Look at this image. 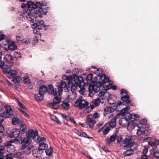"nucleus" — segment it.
I'll use <instances>...</instances> for the list:
<instances>
[{
	"label": "nucleus",
	"mask_w": 159,
	"mask_h": 159,
	"mask_svg": "<svg viewBox=\"0 0 159 159\" xmlns=\"http://www.w3.org/2000/svg\"><path fill=\"white\" fill-rule=\"evenodd\" d=\"M117 137V134H113L112 135L110 138V139H111V142H114L116 139V138Z\"/></svg>",
	"instance_id": "obj_54"
},
{
	"label": "nucleus",
	"mask_w": 159,
	"mask_h": 159,
	"mask_svg": "<svg viewBox=\"0 0 159 159\" xmlns=\"http://www.w3.org/2000/svg\"><path fill=\"white\" fill-rule=\"evenodd\" d=\"M11 65H7V67L5 66V67H4L3 68V73H4L7 74V76L9 78H12L14 77L18 73V72L17 70H11Z\"/></svg>",
	"instance_id": "obj_4"
},
{
	"label": "nucleus",
	"mask_w": 159,
	"mask_h": 159,
	"mask_svg": "<svg viewBox=\"0 0 159 159\" xmlns=\"http://www.w3.org/2000/svg\"><path fill=\"white\" fill-rule=\"evenodd\" d=\"M21 80V77L20 76H17L12 79L13 81L15 83H18Z\"/></svg>",
	"instance_id": "obj_39"
},
{
	"label": "nucleus",
	"mask_w": 159,
	"mask_h": 159,
	"mask_svg": "<svg viewBox=\"0 0 159 159\" xmlns=\"http://www.w3.org/2000/svg\"><path fill=\"white\" fill-rule=\"evenodd\" d=\"M13 143H17V141H14L13 139L4 143L5 146H6V150L8 152L12 153L16 150L15 146L11 144Z\"/></svg>",
	"instance_id": "obj_7"
},
{
	"label": "nucleus",
	"mask_w": 159,
	"mask_h": 159,
	"mask_svg": "<svg viewBox=\"0 0 159 159\" xmlns=\"http://www.w3.org/2000/svg\"><path fill=\"white\" fill-rule=\"evenodd\" d=\"M38 10H34L33 12H29L27 14L29 18H30L31 20H34V19L36 18L38 16L37 14L38 13Z\"/></svg>",
	"instance_id": "obj_16"
},
{
	"label": "nucleus",
	"mask_w": 159,
	"mask_h": 159,
	"mask_svg": "<svg viewBox=\"0 0 159 159\" xmlns=\"http://www.w3.org/2000/svg\"><path fill=\"white\" fill-rule=\"evenodd\" d=\"M120 93L122 96L128 94L127 91L126 90L124 89L121 90Z\"/></svg>",
	"instance_id": "obj_56"
},
{
	"label": "nucleus",
	"mask_w": 159,
	"mask_h": 159,
	"mask_svg": "<svg viewBox=\"0 0 159 159\" xmlns=\"http://www.w3.org/2000/svg\"><path fill=\"white\" fill-rule=\"evenodd\" d=\"M23 148H24V152H25L26 151H27V152H26L25 153H27V154H29L30 153V150L31 149V148L30 147L27 146L25 145H23L22 146Z\"/></svg>",
	"instance_id": "obj_40"
},
{
	"label": "nucleus",
	"mask_w": 159,
	"mask_h": 159,
	"mask_svg": "<svg viewBox=\"0 0 159 159\" xmlns=\"http://www.w3.org/2000/svg\"><path fill=\"white\" fill-rule=\"evenodd\" d=\"M98 96L100 99L106 100L110 96V94L106 90H104L100 91L98 94Z\"/></svg>",
	"instance_id": "obj_14"
},
{
	"label": "nucleus",
	"mask_w": 159,
	"mask_h": 159,
	"mask_svg": "<svg viewBox=\"0 0 159 159\" xmlns=\"http://www.w3.org/2000/svg\"><path fill=\"white\" fill-rule=\"evenodd\" d=\"M4 60L10 64H12L13 63V60L11 56L8 54L5 55L4 58Z\"/></svg>",
	"instance_id": "obj_17"
},
{
	"label": "nucleus",
	"mask_w": 159,
	"mask_h": 159,
	"mask_svg": "<svg viewBox=\"0 0 159 159\" xmlns=\"http://www.w3.org/2000/svg\"><path fill=\"white\" fill-rule=\"evenodd\" d=\"M92 116L94 119H95L98 118L99 117V114L97 112L95 113L93 115H92Z\"/></svg>",
	"instance_id": "obj_62"
},
{
	"label": "nucleus",
	"mask_w": 159,
	"mask_h": 159,
	"mask_svg": "<svg viewBox=\"0 0 159 159\" xmlns=\"http://www.w3.org/2000/svg\"><path fill=\"white\" fill-rule=\"evenodd\" d=\"M32 154L34 157H38L40 155V154L39 153L38 150L37 149H34L32 152Z\"/></svg>",
	"instance_id": "obj_43"
},
{
	"label": "nucleus",
	"mask_w": 159,
	"mask_h": 159,
	"mask_svg": "<svg viewBox=\"0 0 159 159\" xmlns=\"http://www.w3.org/2000/svg\"><path fill=\"white\" fill-rule=\"evenodd\" d=\"M100 79L103 83H109L110 81V79L106 76L105 74H103L101 76Z\"/></svg>",
	"instance_id": "obj_23"
},
{
	"label": "nucleus",
	"mask_w": 159,
	"mask_h": 159,
	"mask_svg": "<svg viewBox=\"0 0 159 159\" xmlns=\"http://www.w3.org/2000/svg\"><path fill=\"white\" fill-rule=\"evenodd\" d=\"M12 123L13 124L15 125H19L20 124V122L23 121L21 120H20L17 117H14L12 118Z\"/></svg>",
	"instance_id": "obj_27"
},
{
	"label": "nucleus",
	"mask_w": 159,
	"mask_h": 159,
	"mask_svg": "<svg viewBox=\"0 0 159 159\" xmlns=\"http://www.w3.org/2000/svg\"><path fill=\"white\" fill-rule=\"evenodd\" d=\"M24 80V83L26 84H29V77L28 76L24 77L23 78Z\"/></svg>",
	"instance_id": "obj_58"
},
{
	"label": "nucleus",
	"mask_w": 159,
	"mask_h": 159,
	"mask_svg": "<svg viewBox=\"0 0 159 159\" xmlns=\"http://www.w3.org/2000/svg\"><path fill=\"white\" fill-rule=\"evenodd\" d=\"M79 124L84 127H88V125H88V124L87 123V122L86 123H84L80 122Z\"/></svg>",
	"instance_id": "obj_63"
},
{
	"label": "nucleus",
	"mask_w": 159,
	"mask_h": 159,
	"mask_svg": "<svg viewBox=\"0 0 159 159\" xmlns=\"http://www.w3.org/2000/svg\"><path fill=\"white\" fill-rule=\"evenodd\" d=\"M54 89L52 85H49L48 88V89L47 91L50 94L52 95L54 94Z\"/></svg>",
	"instance_id": "obj_36"
},
{
	"label": "nucleus",
	"mask_w": 159,
	"mask_h": 159,
	"mask_svg": "<svg viewBox=\"0 0 159 159\" xmlns=\"http://www.w3.org/2000/svg\"><path fill=\"white\" fill-rule=\"evenodd\" d=\"M50 117L52 120L55 121L57 123L59 124H61V121H60L57 117L54 115H50Z\"/></svg>",
	"instance_id": "obj_31"
},
{
	"label": "nucleus",
	"mask_w": 159,
	"mask_h": 159,
	"mask_svg": "<svg viewBox=\"0 0 159 159\" xmlns=\"http://www.w3.org/2000/svg\"><path fill=\"white\" fill-rule=\"evenodd\" d=\"M147 123V121L145 119H143L140 121V124L143 125H145Z\"/></svg>",
	"instance_id": "obj_60"
},
{
	"label": "nucleus",
	"mask_w": 159,
	"mask_h": 159,
	"mask_svg": "<svg viewBox=\"0 0 159 159\" xmlns=\"http://www.w3.org/2000/svg\"><path fill=\"white\" fill-rule=\"evenodd\" d=\"M68 90V87L66 82L64 80H61L57 84L56 88L54 89L53 94L54 96H59L63 90L66 92Z\"/></svg>",
	"instance_id": "obj_1"
},
{
	"label": "nucleus",
	"mask_w": 159,
	"mask_h": 159,
	"mask_svg": "<svg viewBox=\"0 0 159 159\" xmlns=\"http://www.w3.org/2000/svg\"><path fill=\"white\" fill-rule=\"evenodd\" d=\"M14 141H17V143H21L23 145L24 144L29 145L31 143V139L29 136H27L24 138H23L22 136H20L18 139H13Z\"/></svg>",
	"instance_id": "obj_8"
},
{
	"label": "nucleus",
	"mask_w": 159,
	"mask_h": 159,
	"mask_svg": "<svg viewBox=\"0 0 159 159\" xmlns=\"http://www.w3.org/2000/svg\"><path fill=\"white\" fill-rule=\"evenodd\" d=\"M48 88L45 85H43L41 86L39 90V93L41 95H43L47 92Z\"/></svg>",
	"instance_id": "obj_21"
},
{
	"label": "nucleus",
	"mask_w": 159,
	"mask_h": 159,
	"mask_svg": "<svg viewBox=\"0 0 159 159\" xmlns=\"http://www.w3.org/2000/svg\"><path fill=\"white\" fill-rule=\"evenodd\" d=\"M45 152L47 155H50L52 154L53 149L52 147H50L49 148L46 149Z\"/></svg>",
	"instance_id": "obj_45"
},
{
	"label": "nucleus",
	"mask_w": 159,
	"mask_h": 159,
	"mask_svg": "<svg viewBox=\"0 0 159 159\" xmlns=\"http://www.w3.org/2000/svg\"><path fill=\"white\" fill-rule=\"evenodd\" d=\"M4 109L5 110L3 113L4 118H7L10 117H12L13 114V111L11 106L8 105H6L4 106Z\"/></svg>",
	"instance_id": "obj_9"
},
{
	"label": "nucleus",
	"mask_w": 159,
	"mask_h": 159,
	"mask_svg": "<svg viewBox=\"0 0 159 159\" xmlns=\"http://www.w3.org/2000/svg\"><path fill=\"white\" fill-rule=\"evenodd\" d=\"M52 102L50 103V105L52 106L53 108L55 109H57L59 108V107L57 105V104H52Z\"/></svg>",
	"instance_id": "obj_55"
},
{
	"label": "nucleus",
	"mask_w": 159,
	"mask_h": 159,
	"mask_svg": "<svg viewBox=\"0 0 159 159\" xmlns=\"http://www.w3.org/2000/svg\"><path fill=\"white\" fill-rule=\"evenodd\" d=\"M93 78V74H92L90 73L88 74L86 78V80L87 81V83H90V81L92 80Z\"/></svg>",
	"instance_id": "obj_47"
},
{
	"label": "nucleus",
	"mask_w": 159,
	"mask_h": 159,
	"mask_svg": "<svg viewBox=\"0 0 159 159\" xmlns=\"http://www.w3.org/2000/svg\"><path fill=\"white\" fill-rule=\"evenodd\" d=\"M117 118V117H115L110 120L109 122V125L110 126L112 127H114L116 126V120Z\"/></svg>",
	"instance_id": "obj_26"
},
{
	"label": "nucleus",
	"mask_w": 159,
	"mask_h": 159,
	"mask_svg": "<svg viewBox=\"0 0 159 159\" xmlns=\"http://www.w3.org/2000/svg\"><path fill=\"white\" fill-rule=\"evenodd\" d=\"M122 143L125 145L124 146L125 149L126 148H131L134 144L133 137L131 136L126 137L122 141Z\"/></svg>",
	"instance_id": "obj_6"
},
{
	"label": "nucleus",
	"mask_w": 159,
	"mask_h": 159,
	"mask_svg": "<svg viewBox=\"0 0 159 159\" xmlns=\"http://www.w3.org/2000/svg\"><path fill=\"white\" fill-rule=\"evenodd\" d=\"M126 106V107L124 108L121 111L122 114H124L125 113L127 112L129 110L130 108L129 106L128 105H127Z\"/></svg>",
	"instance_id": "obj_44"
},
{
	"label": "nucleus",
	"mask_w": 159,
	"mask_h": 159,
	"mask_svg": "<svg viewBox=\"0 0 159 159\" xmlns=\"http://www.w3.org/2000/svg\"><path fill=\"white\" fill-rule=\"evenodd\" d=\"M80 136L81 137H84L85 138H87L89 139H93V138L92 137H89L87 134L85 132L81 133L80 135Z\"/></svg>",
	"instance_id": "obj_53"
},
{
	"label": "nucleus",
	"mask_w": 159,
	"mask_h": 159,
	"mask_svg": "<svg viewBox=\"0 0 159 159\" xmlns=\"http://www.w3.org/2000/svg\"><path fill=\"white\" fill-rule=\"evenodd\" d=\"M20 124L19 125L20 126V130L21 134H24L26 130V126L23 124V121L20 122Z\"/></svg>",
	"instance_id": "obj_20"
},
{
	"label": "nucleus",
	"mask_w": 159,
	"mask_h": 159,
	"mask_svg": "<svg viewBox=\"0 0 159 159\" xmlns=\"http://www.w3.org/2000/svg\"><path fill=\"white\" fill-rule=\"evenodd\" d=\"M5 146L0 145V152L3 153L5 148Z\"/></svg>",
	"instance_id": "obj_59"
},
{
	"label": "nucleus",
	"mask_w": 159,
	"mask_h": 159,
	"mask_svg": "<svg viewBox=\"0 0 159 159\" xmlns=\"http://www.w3.org/2000/svg\"><path fill=\"white\" fill-rule=\"evenodd\" d=\"M110 130V128L106 126L103 127L102 129V130L103 132V134L105 135L107 134Z\"/></svg>",
	"instance_id": "obj_34"
},
{
	"label": "nucleus",
	"mask_w": 159,
	"mask_h": 159,
	"mask_svg": "<svg viewBox=\"0 0 159 159\" xmlns=\"http://www.w3.org/2000/svg\"><path fill=\"white\" fill-rule=\"evenodd\" d=\"M55 97L53 98V104H58L61 102V99L58 96H55Z\"/></svg>",
	"instance_id": "obj_35"
},
{
	"label": "nucleus",
	"mask_w": 159,
	"mask_h": 159,
	"mask_svg": "<svg viewBox=\"0 0 159 159\" xmlns=\"http://www.w3.org/2000/svg\"><path fill=\"white\" fill-rule=\"evenodd\" d=\"M40 5H39V8H38V10L39 12H43V8L42 7V6H46L47 5V3L45 1H43L41 2V3H40Z\"/></svg>",
	"instance_id": "obj_29"
},
{
	"label": "nucleus",
	"mask_w": 159,
	"mask_h": 159,
	"mask_svg": "<svg viewBox=\"0 0 159 159\" xmlns=\"http://www.w3.org/2000/svg\"><path fill=\"white\" fill-rule=\"evenodd\" d=\"M20 131L19 129H15L12 131H11L8 134V136L10 138L18 137L20 135Z\"/></svg>",
	"instance_id": "obj_13"
},
{
	"label": "nucleus",
	"mask_w": 159,
	"mask_h": 159,
	"mask_svg": "<svg viewBox=\"0 0 159 159\" xmlns=\"http://www.w3.org/2000/svg\"><path fill=\"white\" fill-rule=\"evenodd\" d=\"M121 100L123 101V105H128L131 103V101L129 100V96L126 97H121Z\"/></svg>",
	"instance_id": "obj_19"
},
{
	"label": "nucleus",
	"mask_w": 159,
	"mask_h": 159,
	"mask_svg": "<svg viewBox=\"0 0 159 159\" xmlns=\"http://www.w3.org/2000/svg\"><path fill=\"white\" fill-rule=\"evenodd\" d=\"M41 144H42V146L44 148H43V149H41V148H38V150L39 151L45 150L48 147V145L47 143H46V142H43V143H42Z\"/></svg>",
	"instance_id": "obj_49"
},
{
	"label": "nucleus",
	"mask_w": 159,
	"mask_h": 159,
	"mask_svg": "<svg viewBox=\"0 0 159 159\" xmlns=\"http://www.w3.org/2000/svg\"><path fill=\"white\" fill-rule=\"evenodd\" d=\"M18 104L23 109H26V107L23 104L21 103L20 101H18Z\"/></svg>",
	"instance_id": "obj_61"
},
{
	"label": "nucleus",
	"mask_w": 159,
	"mask_h": 159,
	"mask_svg": "<svg viewBox=\"0 0 159 159\" xmlns=\"http://www.w3.org/2000/svg\"><path fill=\"white\" fill-rule=\"evenodd\" d=\"M37 23L38 24H39L40 25H41L42 26H43L44 27L46 26V25H44L43 20H37Z\"/></svg>",
	"instance_id": "obj_64"
},
{
	"label": "nucleus",
	"mask_w": 159,
	"mask_h": 159,
	"mask_svg": "<svg viewBox=\"0 0 159 159\" xmlns=\"http://www.w3.org/2000/svg\"><path fill=\"white\" fill-rule=\"evenodd\" d=\"M43 95H41L39 93L38 94H35L34 98L38 102L41 101L43 99Z\"/></svg>",
	"instance_id": "obj_32"
},
{
	"label": "nucleus",
	"mask_w": 159,
	"mask_h": 159,
	"mask_svg": "<svg viewBox=\"0 0 159 159\" xmlns=\"http://www.w3.org/2000/svg\"><path fill=\"white\" fill-rule=\"evenodd\" d=\"M40 3L39 2H36L35 3L34 2V4L32 5L31 9H36L38 7V8H39V5H40Z\"/></svg>",
	"instance_id": "obj_42"
},
{
	"label": "nucleus",
	"mask_w": 159,
	"mask_h": 159,
	"mask_svg": "<svg viewBox=\"0 0 159 159\" xmlns=\"http://www.w3.org/2000/svg\"><path fill=\"white\" fill-rule=\"evenodd\" d=\"M138 126L139 128L137 130V134L138 136H140L141 135H144L145 134V129L144 128L139 126V125H138Z\"/></svg>",
	"instance_id": "obj_18"
},
{
	"label": "nucleus",
	"mask_w": 159,
	"mask_h": 159,
	"mask_svg": "<svg viewBox=\"0 0 159 159\" xmlns=\"http://www.w3.org/2000/svg\"><path fill=\"white\" fill-rule=\"evenodd\" d=\"M129 119L132 121H133L137 119V118L139 117V115H136L134 114H130L129 116H128Z\"/></svg>",
	"instance_id": "obj_30"
},
{
	"label": "nucleus",
	"mask_w": 159,
	"mask_h": 159,
	"mask_svg": "<svg viewBox=\"0 0 159 159\" xmlns=\"http://www.w3.org/2000/svg\"><path fill=\"white\" fill-rule=\"evenodd\" d=\"M68 85L69 87L70 86L71 92H76L75 90L76 89L77 87L78 86H76V84L73 81L70 82V83H68Z\"/></svg>",
	"instance_id": "obj_24"
},
{
	"label": "nucleus",
	"mask_w": 159,
	"mask_h": 159,
	"mask_svg": "<svg viewBox=\"0 0 159 159\" xmlns=\"http://www.w3.org/2000/svg\"><path fill=\"white\" fill-rule=\"evenodd\" d=\"M8 48L11 50H14L17 48V46L14 43H11L9 44L8 46Z\"/></svg>",
	"instance_id": "obj_37"
},
{
	"label": "nucleus",
	"mask_w": 159,
	"mask_h": 159,
	"mask_svg": "<svg viewBox=\"0 0 159 159\" xmlns=\"http://www.w3.org/2000/svg\"><path fill=\"white\" fill-rule=\"evenodd\" d=\"M100 98H98L93 101V103L95 106H98L101 102Z\"/></svg>",
	"instance_id": "obj_41"
},
{
	"label": "nucleus",
	"mask_w": 159,
	"mask_h": 159,
	"mask_svg": "<svg viewBox=\"0 0 159 159\" xmlns=\"http://www.w3.org/2000/svg\"><path fill=\"white\" fill-rule=\"evenodd\" d=\"M77 97V95L76 92H71V93L68 95L67 96V98L68 99L70 100H73L75 99Z\"/></svg>",
	"instance_id": "obj_25"
},
{
	"label": "nucleus",
	"mask_w": 159,
	"mask_h": 159,
	"mask_svg": "<svg viewBox=\"0 0 159 159\" xmlns=\"http://www.w3.org/2000/svg\"><path fill=\"white\" fill-rule=\"evenodd\" d=\"M4 127L2 125L0 124V134L1 137L4 136V134L2 133L4 130Z\"/></svg>",
	"instance_id": "obj_52"
},
{
	"label": "nucleus",
	"mask_w": 159,
	"mask_h": 159,
	"mask_svg": "<svg viewBox=\"0 0 159 159\" xmlns=\"http://www.w3.org/2000/svg\"><path fill=\"white\" fill-rule=\"evenodd\" d=\"M88 105V102L83 99L81 96L74 103V106L78 107L80 109L87 107Z\"/></svg>",
	"instance_id": "obj_3"
},
{
	"label": "nucleus",
	"mask_w": 159,
	"mask_h": 159,
	"mask_svg": "<svg viewBox=\"0 0 159 159\" xmlns=\"http://www.w3.org/2000/svg\"><path fill=\"white\" fill-rule=\"evenodd\" d=\"M38 141H35L36 142H38L39 143V147L38 148H41L43 149V147L41 143L43 142H46V140L45 138L43 137H40L39 136V138H38Z\"/></svg>",
	"instance_id": "obj_22"
},
{
	"label": "nucleus",
	"mask_w": 159,
	"mask_h": 159,
	"mask_svg": "<svg viewBox=\"0 0 159 159\" xmlns=\"http://www.w3.org/2000/svg\"><path fill=\"white\" fill-rule=\"evenodd\" d=\"M100 83H97L91 85H90L89 89H91L92 91L95 93H97L100 89Z\"/></svg>",
	"instance_id": "obj_15"
},
{
	"label": "nucleus",
	"mask_w": 159,
	"mask_h": 159,
	"mask_svg": "<svg viewBox=\"0 0 159 159\" xmlns=\"http://www.w3.org/2000/svg\"><path fill=\"white\" fill-rule=\"evenodd\" d=\"M104 111L106 112L107 114H109L113 112L114 111V109L112 107H108L104 108Z\"/></svg>",
	"instance_id": "obj_38"
},
{
	"label": "nucleus",
	"mask_w": 159,
	"mask_h": 159,
	"mask_svg": "<svg viewBox=\"0 0 159 159\" xmlns=\"http://www.w3.org/2000/svg\"><path fill=\"white\" fill-rule=\"evenodd\" d=\"M134 150L132 149H130L124 152L123 153V155L125 157L129 156L133 154L134 153Z\"/></svg>",
	"instance_id": "obj_28"
},
{
	"label": "nucleus",
	"mask_w": 159,
	"mask_h": 159,
	"mask_svg": "<svg viewBox=\"0 0 159 159\" xmlns=\"http://www.w3.org/2000/svg\"><path fill=\"white\" fill-rule=\"evenodd\" d=\"M34 4V2L28 1L27 2V11L29 10L30 11H32L33 9H31V7L33 4Z\"/></svg>",
	"instance_id": "obj_33"
},
{
	"label": "nucleus",
	"mask_w": 159,
	"mask_h": 159,
	"mask_svg": "<svg viewBox=\"0 0 159 159\" xmlns=\"http://www.w3.org/2000/svg\"><path fill=\"white\" fill-rule=\"evenodd\" d=\"M119 124L123 126H127L128 128H131L132 129L134 128V126L130 125V123L127 118H121L119 121Z\"/></svg>",
	"instance_id": "obj_11"
},
{
	"label": "nucleus",
	"mask_w": 159,
	"mask_h": 159,
	"mask_svg": "<svg viewBox=\"0 0 159 159\" xmlns=\"http://www.w3.org/2000/svg\"><path fill=\"white\" fill-rule=\"evenodd\" d=\"M4 118H5L3 116V113L0 114V124H1L4 121Z\"/></svg>",
	"instance_id": "obj_57"
},
{
	"label": "nucleus",
	"mask_w": 159,
	"mask_h": 159,
	"mask_svg": "<svg viewBox=\"0 0 159 159\" xmlns=\"http://www.w3.org/2000/svg\"><path fill=\"white\" fill-rule=\"evenodd\" d=\"M86 119L87 120V123L89 127L91 128H93L96 121L92 116V115H88Z\"/></svg>",
	"instance_id": "obj_12"
},
{
	"label": "nucleus",
	"mask_w": 159,
	"mask_h": 159,
	"mask_svg": "<svg viewBox=\"0 0 159 159\" xmlns=\"http://www.w3.org/2000/svg\"><path fill=\"white\" fill-rule=\"evenodd\" d=\"M13 55L16 58H19L21 57V54L19 52H13Z\"/></svg>",
	"instance_id": "obj_51"
},
{
	"label": "nucleus",
	"mask_w": 159,
	"mask_h": 159,
	"mask_svg": "<svg viewBox=\"0 0 159 159\" xmlns=\"http://www.w3.org/2000/svg\"><path fill=\"white\" fill-rule=\"evenodd\" d=\"M148 143L150 145L152 146V149L150 151L151 153L153 154L154 157L159 158V150L155 151L157 146L159 145V141L157 140H152L149 141Z\"/></svg>",
	"instance_id": "obj_2"
},
{
	"label": "nucleus",
	"mask_w": 159,
	"mask_h": 159,
	"mask_svg": "<svg viewBox=\"0 0 159 159\" xmlns=\"http://www.w3.org/2000/svg\"><path fill=\"white\" fill-rule=\"evenodd\" d=\"M103 70L102 68H100L98 69L95 72V73L98 75H100L103 73Z\"/></svg>",
	"instance_id": "obj_50"
},
{
	"label": "nucleus",
	"mask_w": 159,
	"mask_h": 159,
	"mask_svg": "<svg viewBox=\"0 0 159 159\" xmlns=\"http://www.w3.org/2000/svg\"><path fill=\"white\" fill-rule=\"evenodd\" d=\"M23 153L22 151L16 152L14 154L13 157L15 158L19 157Z\"/></svg>",
	"instance_id": "obj_48"
},
{
	"label": "nucleus",
	"mask_w": 159,
	"mask_h": 159,
	"mask_svg": "<svg viewBox=\"0 0 159 159\" xmlns=\"http://www.w3.org/2000/svg\"><path fill=\"white\" fill-rule=\"evenodd\" d=\"M62 107L65 109L67 110L69 107V104L67 102H63L61 104Z\"/></svg>",
	"instance_id": "obj_46"
},
{
	"label": "nucleus",
	"mask_w": 159,
	"mask_h": 159,
	"mask_svg": "<svg viewBox=\"0 0 159 159\" xmlns=\"http://www.w3.org/2000/svg\"><path fill=\"white\" fill-rule=\"evenodd\" d=\"M71 79L69 80L68 83H70L71 82H74L76 86H78L80 88L83 87L85 83L84 82L83 78L82 76H79L75 77L73 79L71 78Z\"/></svg>",
	"instance_id": "obj_5"
},
{
	"label": "nucleus",
	"mask_w": 159,
	"mask_h": 159,
	"mask_svg": "<svg viewBox=\"0 0 159 159\" xmlns=\"http://www.w3.org/2000/svg\"><path fill=\"white\" fill-rule=\"evenodd\" d=\"M38 131L33 129H30L26 133V136L32 138L34 141H38L39 136L38 135Z\"/></svg>",
	"instance_id": "obj_10"
}]
</instances>
